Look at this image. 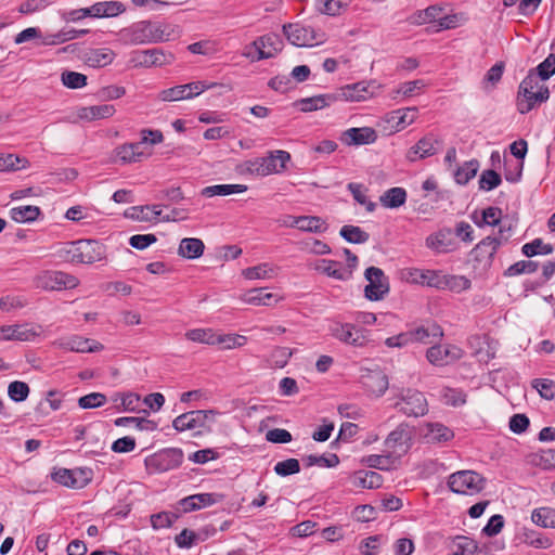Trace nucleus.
I'll use <instances>...</instances> for the list:
<instances>
[{
  "label": "nucleus",
  "instance_id": "obj_1",
  "mask_svg": "<svg viewBox=\"0 0 555 555\" xmlns=\"http://www.w3.org/2000/svg\"><path fill=\"white\" fill-rule=\"evenodd\" d=\"M57 255L66 262L91 264L105 258V246L94 240H79L65 243Z\"/></svg>",
  "mask_w": 555,
  "mask_h": 555
},
{
  "label": "nucleus",
  "instance_id": "obj_2",
  "mask_svg": "<svg viewBox=\"0 0 555 555\" xmlns=\"http://www.w3.org/2000/svg\"><path fill=\"white\" fill-rule=\"evenodd\" d=\"M548 89L542 85L534 74L528 75L519 86L517 108L519 113L530 112L537 104L548 99Z\"/></svg>",
  "mask_w": 555,
  "mask_h": 555
},
{
  "label": "nucleus",
  "instance_id": "obj_3",
  "mask_svg": "<svg viewBox=\"0 0 555 555\" xmlns=\"http://www.w3.org/2000/svg\"><path fill=\"white\" fill-rule=\"evenodd\" d=\"M282 38L276 34L263 35L244 47L242 55L250 62L274 57L283 50Z\"/></svg>",
  "mask_w": 555,
  "mask_h": 555
},
{
  "label": "nucleus",
  "instance_id": "obj_4",
  "mask_svg": "<svg viewBox=\"0 0 555 555\" xmlns=\"http://www.w3.org/2000/svg\"><path fill=\"white\" fill-rule=\"evenodd\" d=\"M289 160L291 154L288 152L276 150L270 152L266 157H257L247 160L245 166L249 173L266 177L282 172Z\"/></svg>",
  "mask_w": 555,
  "mask_h": 555
},
{
  "label": "nucleus",
  "instance_id": "obj_5",
  "mask_svg": "<svg viewBox=\"0 0 555 555\" xmlns=\"http://www.w3.org/2000/svg\"><path fill=\"white\" fill-rule=\"evenodd\" d=\"M164 140L159 130L143 129L141 140L135 143H126L116 149V157L124 164L140 162L147 153L143 151L144 144H158Z\"/></svg>",
  "mask_w": 555,
  "mask_h": 555
},
{
  "label": "nucleus",
  "instance_id": "obj_6",
  "mask_svg": "<svg viewBox=\"0 0 555 555\" xmlns=\"http://www.w3.org/2000/svg\"><path fill=\"white\" fill-rule=\"evenodd\" d=\"M283 34L289 43L296 47H313L326 40V35L321 29L301 23L283 25Z\"/></svg>",
  "mask_w": 555,
  "mask_h": 555
},
{
  "label": "nucleus",
  "instance_id": "obj_7",
  "mask_svg": "<svg viewBox=\"0 0 555 555\" xmlns=\"http://www.w3.org/2000/svg\"><path fill=\"white\" fill-rule=\"evenodd\" d=\"M182 461L183 452L177 448H169L147 456L144 464L150 474H159L179 467Z\"/></svg>",
  "mask_w": 555,
  "mask_h": 555
},
{
  "label": "nucleus",
  "instance_id": "obj_8",
  "mask_svg": "<svg viewBox=\"0 0 555 555\" xmlns=\"http://www.w3.org/2000/svg\"><path fill=\"white\" fill-rule=\"evenodd\" d=\"M448 486L459 494L473 495L485 487V478L474 470H460L449 476Z\"/></svg>",
  "mask_w": 555,
  "mask_h": 555
},
{
  "label": "nucleus",
  "instance_id": "obj_9",
  "mask_svg": "<svg viewBox=\"0 0 555 555\" xmlns=\"http://www.w3.org/2000/svg\"><path fill=\"white\" fill-rule=\"evenodd\" d=\"M119 37L125 44L133 46L157 41L160 38L157 28L146 21L134 23L121 29Z\"/></svg>",
  "mask_w": 555,
  "mask_h": 555
},
{
  "label": "nucleus",
  "instance_id": "obj_10",
  "mask_svg": "<svg viewBox=\"0 0 555 555\" xmlns=\"http://www.w3.org/2000/svg\"><path fill=\"white\" fill-rule=\"evenodd\" d=\"M35 286L43 291L75 288L79 281L76 276L62 271H44L34 280Z\"/></svg>",
  "mask_w": 555,
  "mask_h": 555
},
{
  "label": "nucleus",
  "instance_id": "obj_11",
  "mask_svg": "<svg viewBox=\"0 0 555 555\" xmlns=\"http://www.w3.org/2000/svg\"><path fill=\"white\" fill-rule=\"evenodd\" d=\"M367 285L364 288L365 297L376 301L384 298L389 292V282L384 271L377 267H369L364 272Z\"/></svg>",
  "mask_w": 555,
  "mask_h": 555
},
{
  "label": "nucleus",
  "instance_id": "obj_12",
  "mask_svg": "<svg viewBox=\"0 0 555 555\" xmlns=\"http://www.w3.org/2000/svg\"><path fill=\"white\" fill-rule=\"evenodd\" d=\"M92 472L88 468H59L51 474V478L54 482L73 488L81 489L91 481Z\"/></svg>",
  "mask_w": 555,
  "mask_h": 555
},
{
  "label": "nucleus",
  "instance_id": "obj_13",
  "mask_svg": "<svg viewBox=\"0 0 555 555\" xmlns=\"http://www.w3.org/2000/svg\"><path fill=\"white\" fill-rule=\"evenodd\" d=\"M401 276L408 283L418 284L422 286L444 288L448 284L447 276L434 270L409 268L402 271Z\"/></svg>",
  "mask_w": 555,
  "mask_h": 555
},
{
  "label": "nucleus",
  "instance_id": "obj_14",
  "mask_svg": "<svg viewBox=\"0 0 555 555\" xmlns=\"http://www.w3.org/2000/svg\"><path fill=\"white\" fill-rule=\"evenodd\" d=\"M173 60L171 53H165L162 49L153 48L131 52L129 63L132 67H152L170 64Z\"/></svg>",
  "mask_w": 555,
  "mask_h": 555
},
{
  "label": "nucleus",
  "instance_id": "obj_15",
  "mask_svg": "<svg viewBox=\"0 0 555 555\" xmlns=\"http://www.w3.org/2000/svg\"><path fill=\"white\" fill-rule=\"evenodd\" d=\"M396 408L406 416H423L428 411L427 400L424 395L414 389H406L401 395L400 401L396 402Z\"/></svg>",
  "mask_w": 555,
  "mask_h": 555
},
{
  "label": "nucleus",
  "instance_id": "obj_16",
  "mask_svg": "<svg viewBox=\"0 0 555 555\" xmlns=\"http://www.w3.org/2000/svg\"><path fill=\"white\" fill-rule=\"evenodd\" d=\"M53 346L72 352H98L104 349L101 343L79 335L57 338L53 341Z\"/></svg>",
  "mask_w": 555,
  "mask_h": 555
},
{
  "label": "nucleus",
  "instance_id": "obj_17",
  "mask_svg": "<svg viewBox=\"0 0 555 555\" xmlns=\"http://www.w3.org/2000/svg\"><path fill=\"white\" fill-rule=\"evenodd\" d=\"M418 116L417 107H405L390 112L384 118L385 130L390 133L399 132L412 125Z\"/></svg>",
  "mask_w": 555,
  "mask_h": 555
},
{
  "label": "nucleus",
  "instance_id": "obj_18",
  "mask_svg": "<svg viewBox=\"0 0 555 555\" xmlns=\"http://www.w3.org/2000/svg\"><path fill=\"white\" fill-rule=\"evenodd\" d=\"M40 325L15 324L0 327V340L31 341L40 334Z\"/></svg>",
  "mask_w": 555,
  "mask_h": 555
},
{
  "label": "nucleus",
  "instance_id": "obj_19",
  "mask_svg": "<svg viewBox=\"0 0 555 555\" xmlns=\"http://www.w3.org/2000/svg\"><path fill=\"white\" fill-rule=\"evenodd\" d=\"M462 357V350L453 345H433L426 351V359L436 366L448 365Z\"/></svg>",
  "mask_w": 555,
  "mask_h": 555
},
{
  "label": "nucleus",
  "instance_id": "obj_20",
  "mask_svg": "<svg viewBox=\"0 0 555 555\" xmlns=\"http://www.w3.org/2000/svg\"><path fill=\"white\" fill-rule=\"evenodd\" d=\"M207 418V411L194 410L176 417L172 422V426L178 431L197 430L196 434H201L199 428L205 426Z\"/></svg>",
  "mask_w": 555,
  "mask_h": 555
},
{
  "label": "nucleus",
  "instance_id": "obj_21",
  "mask_svg": "<svg viewBox=\"0 0 555 555\" xmlns=\"http://www.w3.org/2000/svg\"><path fill=\"white\" fill-rule=\"evenodd\" d=\"M502 241L495 236H487L481 240L472 250L474 259L482 264L483 268L492 263L493 257L501 246Z\"/></svg>",
  "mask_w": 555,
  "mask_h": 555
},
{
  "label": "nucleus",
  "instance_id": "obj_22",
  "mask_svg": "<svg viewBox=\"0 0 555 555\" xmlns=\"http://www.w3.org/2000/svg\"><path fill=\"white\" fill-rule=\"evenodd\" d=\"M363 387L373 396L380 397L388 389V378L380 370H365L361 375Z\"/></svg>",
  "mask_w": 555,
  "mask_h": 555
},
{
  "label": "nucleus",
  "instance_id": "obj_23",
  "mask_svg": "<svg viewBox=\"0 0 555 555\" xmlns=\"http://www.w3.org/2000/svg\"><path fill=\"white\" fill-rule=\"evenodd\" d=\"M241 301L251 306L273 307L281 302L284 297L276 293H267L266 288H253L241 295Z\"/></svg>",
  "mask_w": 555,
  "mask_h": 555
},
{
  "label": "nucleus",
  "instance_id": "obj_24",
  "mask_svg": "<svg viewBox=\"0 0 555 555\" xmlns=\"http://www.w3.org/2000/svg\"><path fill=\"white\" fill-rule=\"evenodd\" d=\"M332 335L338 340L353 346H362L365 341L364 331L350 323H335L331 327Z\"/></svg>",
  "mask_w": 555,
  "mask_h": 555
},
{
  "label": "nucleus",
  "instance_id": "obj_25",
  "mask_svg": "<svg viewBox=\"0 0 555 555\" xmlns=\"http://www.w3.org/2000/svg\"><path fill=\"white\" fill-rule=\"evenodd\" d=\"M439 141L434 134H427L422 138L415 145L410 147L406 153V158L410 162H417L438 152Z\"/></svg>",
  "mask_w": 555,
  "mask_h": 555
},
{
  "label": "nucleus",
  "instance_id": "obj_26",
  "mask_svg": "<svg viewBox=\"0 0 555 555\" xmlns=\"http://www.w3.org/2000/svg\"><path fill=\"white\" fill-rule=\"evenodd\" d=\"M311 267L319 273L338 281H348L351 279L350 269H344V266L332 259H319L311 263Z\"/></svg>",
  "mask_w": 555,
  "mask_h": 555
},
{
  "label": "nucleus",
  "instance_id": "obj_27",
  "mask_svg": "<svg viewBox=\"0 0 555 555\" xmlns=\"http://www.w3.org/2000/svg\"><path fill=\"white\" fill-rule=\"evenodd\" d=\"M337 100L348 101V102H362L373 96V91L369 83L361 81L352 85H347L339 89L337 93H335Z\"/></svg>",
  "mask_w": 555,
  "mask_h": 555
},
{
  "label": "nucleus",
  "instance_id": "obj_28",
  "mask_svg": "<svg viewBox=\"0 0 555 555\" xmlns=\"http://www.w3.org/2000/svg\"><path fill=\"white\" fill-rule=\"evenodd\" d=\"M377 134L373 128H350L341 133L340 140L346 145H366L376 141Z\"/></svg>",
  "mask_w": 555,
  "mask_h": 555
},
{
  "label": "nucleus",
  "instance_id": "obj_29",
  "mask_svg": "<svg viewBox=\"0 0 555 555\" xmlns=\"http://www.w3.org/2000/svg\"><path fill=\"white\" fill-rule=\"evenodd\" d=\"M280 268L271 262H261L243 269L241 274L247 281H267L278 276Z\"/></svg>",
  "mask_w": 555,
  "mask_h": 555
},
{
  "label": "nucleus",
  "instance_id": "obj_30",
  "mask_svg": "<svg viewBox=\"0 0 555 555\" xmlns=\"http://www.w3.org/2000/svg\"><path fill=\"white\" fill-rule=\"evenodd\" d=\"M412 344L414 343H421V344H435L436 341L440 340L443 336V331L440 327V325L436 323H430L427 325H422L420 327H416L414 330L410 331Z\"/></svg>",
  "mask_w": 555,
  "mask_h": 555
},
{
  "label": "nucleus",
  "instance_id": "obj_31",
  "mask_svg": "<svg viewBox=\"0 0 555 555\" xmlns=\"http://www.w3.org/2000/svg\"><path fill=\"white\" fill-rule=\"evenodd\" d=\"M424 438L431 443H441L454 437L452 429L441 423H427L423 429Z\"/></svg>",
  "mask_w": 555,
  "mask_h": 555
},
{
  "label": "nucleus",
  "instance_id": "obj_32",
  "mask_svg": "<svg viewBox=\"0 0 555 555\" xmlns=\"http://www.w3.org/2000/svg\"><path fill=\"white\" fill-rule=\"evenodd\" d=\"M115 106L112 104H101L93 106H83L78 108L77 116L87 121L108 118L115 114Z\"/></svg>",
  "mask_w": 555,
  "mask_h": 555
},
{
  "label": "nucleus",
  "instance_id": "obj_33",
  "mask_svg": "<svg viewBox=\"0 0 555 555\" xmlns=\"http://www.w3.org/2000/svg\"><path fill=\"white\" fill-rule=\"evenodd\" d=\"M208 504V493H199L189 495L179 500L175 505L173 509L179 514L190 513L193 511L201 509Z\"/></svg>",
  "mask_w": 555,
  "mask_h": 555
},
{
  "label": "nucleus",
  "instance_id": "obj_34",
  "mask_svg": "<svg viewBox=\"0 0 555 555\" xmlns=\"http://www.w3.org/2000/svg\"><path fill=\"white\" fill-rule=\"evenodd\" d=\"M205 250V244L202 240L195 237H185L181 240L178 254L186 259L199 258Z\"/></svg>",
  "mask_w": 555,
  "mask_h": 555
},
{
  "label": "nucleus",
  "instance_id": "obj_35",
  "mask_svg": "<svg viewBox=\"0 0 555 555\" xmlns=\"http://www.w3.org/2000/svg\"><path fill=\"white\" fill-rule=\"evenodd\" d=\"M114 59L115 53L108 48L91 49L85 55L86 63L92 67H104L109 65Z\"/></svg>",
  "mask_w": 555,
  "mask_h": 555
},
{
  "label": "nucleus",
  "instance_id": "obj_36",
  "mask_svg": "<svg viewBox=\"0 0 555 555\" xmlns=\"http://www.w3.org/2000/svg\"><path fill=\"white\" fill-rule=\"evenodd\" d=\"M530 465L542 469H555V449H541L532 452L527 457Z\"/></svg>",
  "mask_w": 555,
  "mask_h": 555
},
{
  "label": "nucleus",
  "instance_id": "obj_37",
  "mask_svg": "<svg viewBox=\"0 0 555 555\" xmlns=\"http://www.w3.org/2000/svg\"><path fill=\"white\" fill-rule=\"evenodd\" d=\"M406 196V191L403 188L393 186L388 189L380 195L379 202L383 207L395 209L404 205Z\"/></svg>",
  "mask_w": 555,
  "mask_h": 555
},
{
  "label": "nucleus",
  "instance_id": "obj_38",
  "mask_svg": "<svg viewBox=\"0 0 555 555\" xmlns=\"http://www.w3.org/2000/svg\"><path fill=\"white\" fill-rule=\"evenodd\" d=\"M247 338L237 334L210 335V345H217L221 350L243 347Z\"/></svg>",
  "mask_w": 555,
  "mask_h": 555
},
{
  "label": "nucleus",
  "instance_id": "obj_39",
  "mask_svg": "<svg viewBox=\"0 0 555 555\" xmlns=\"http://www.w3.org/2000/svg\"><path fill=\"white\" fill-rule=\"evenodd\" d=\"M337 101L335 94H321L299 101L298 105L301 112H313L330 106Z\"/></svg>",
  "mask_w": 555,
  "mask_h": 555
},
{
  "label": "nucleus",
  "instance_id": "obj_40",
  "mask_svg": "<svg viewBox=\"0 0 555 555\" xmlns=\"http://www.w3.org/2000/svg\"><path fill=\"white\" fill-rule=\"evenodd\" d=\"M40 214V208L34 205L17 206L10 209V217L18 223L33 222Z\"/></svg>",
  "mask_w": 555,
  "mask_h": 555
},
{
  "label": "nucleus",
  "instance_id": "obj_41",
  "mask_svg": "<svg viewBox=\"0 0 555 555\" xmlns=\"http://www.w3.org/2000/svg\"><path fill=\"white\" fill-rule=\"evenodd\" d=\"M451 232L450 231H439L437 233L430 234L426 238V246L437 253H448L451 250Z\"/></svg>",
  "mask_w": 555,
  "mask_h": 555
},
{
  "label": "nucleus",
  "instance_id": "obj_42",
  "mask_svg": "<svg viewBox=\"0 0 555 555\" xmlns=\"http://www.w3.org/2000/svg\"><path fill=\"white\" fill-rule=\"evenodd\" d=\"M383 483V477L372 470H360L353 477V485L364 489H376Z\"/></svg>",
  "mask_w": 555,
  "mask_h": 555
},
{
  "label": "nucleus",
  "instance_id": "obj_43",
  "mask_svg": "<svg viewBox=\"0 0 555 555\" xmlns=\"http://www.w3.org/2000/svg\"><path fill=\"white\" fill-rule=\"evenodd\" d=\"M481 550L477 542L468 537H456L453 540V554L451 555H480Z\"/></svg>",
  "mask_w": 555,
  "mask_h": 555
},
{
  "label": "nucleus",
  "instance_id": "obj_44",
  "mask_svg": "<svg viewBox=\"0 0 555 555\" xmlns=\"http://www.w3.org/2000/svg\"><path fill=\"white\" fill-rule=\"evenodd\" d=\"M443 9L439 5H430L425 10L418 11L411 16V23L423 25L436 22L438 24Z\"/></svg>",
  "mask_w": 555,
  "mask_h": 555
},
{
  "label": "nucleus",
  "instance_id": "obj_45",
  "mask_svg": "<svg viewBox=\"0 0 555 555\" xmlns=\"http://www.w3.org/2000/svg\"><path fill=\"white\" fill-rule=\"evenodd\" d=\"M298 230L310 233H323L327 230V224L318 216H299Z\"/></svg>",
  "mask_w": 555,
  "mask_h": 555
},
{
  "label": "nucleus",
  "instance_id": "obj_46",
  "mask_svg": "<svg viewBox=\"0 0 555 555\" xmlns=\"http://www.w3.org/2000/svg\"><path fill=\"white\" fill-rule=\"evenodd\" d=\"M520 541L535 548H548L552 545L551 539H548L547 537H543L542 534L538 533L534 530L526 528L520 534Z\"/></svg>",
  "mask_w": 555,
  "mask_h": 555
},
{
  "label": "nucleus",
  "instance_id": "obj_47",
  "mask_svg": "<svg viewBox=\"0 0 555 555\" xmlns=\"http://www.w3.org/2000/svg\"><path fill=\"white\" fill-rule=\"evenodd\" d=\"M350 3L351 0H317L318 10L331 16L340 14Z\"/></svg>",
  "mask_w": 555,
  "mask_h": 555
},
{
  "label": "nucleus",
  "instance_id": "obj_48",
  "mask_svg": "<svg viewBox=\"0 0 555 555\" xmlns=\"http://www.w3.org/2000/svg\"><path fill=\"white\" fill-rule=\"evenodd\" d=\"M479 169V163L476 159L465 162L461 167L454 171V179L459 184H466L472 180Z\"/></svg>",
  "mask_w": 555,
  "mask_h": 555
},
{
  "label": "nucleus",
  "instance_id": "obj_49",
  "mask_svg": "<svg viewBox=\"0 0 555 555\" xmlns=\"http://www.w3.org/2000/svg\"><path fill=\"white\" fill-rule=\"evenodd\" d=\"M531 520L542 528H555V511L547 507L535 508L531 514Z\"/></svg>",
  "mask_w": 555,
  "mask_h": 555
},
{
  "label": "nucleus",
  "instance_id": "obj_50",
  "mask_svg": "<svg viewBox=\"0 0 555 555\" xmlns=\"http://www.w3.org/2000/svg\"><path fill=\"white\" fill-rule=\"evenodd\" d=\"M339 234L344 240L352 244H363L370 238L369 233L356 225H344Z\"/></svg>",
  "mask_w": 555,
  "mask_h": 555
},
{
  "label": "nucleus",
  "instance_id": "obj_51",
  "mask_svg": "<svg viewBox=\"0 0 555 555\" xmlns=\"http://www.w3.org/2000/svg\"><path fill=\"white\" fill-rule=\"evenodd\" d=\"M116 426H129L134 425L135 428L140 430H155L157 425L155 422L142 418V417H135V416H125V417H118L115 420Z\"/></svg>",
  "mask_w": 555,
  "mask_h": 555
},
{
  "label": "nucleus",
  "instance_id": "obj_52",
  "mask_svg": "<svg viewBox=\"0 0 555 555\" xmlns=\"http://www.w3.org/2000/svg\"><path fill=\"white\" fill-rule=\"evenodd\" d=\"M502 218V210L498 207H488L482 210L481 220H474L477 227L482 228L483 225L495 227L500 224Z\"/></svg>",
  "mask_w": 555,
  "mask_h": 555
},
{
  "label": "nucleus",
  "instance_id": "obj_53",
  "mask_svg": "<svg viewBox=\"0 0 555 555\" xmlns=\"http://www.w3.org/2000/svg\"><path fill=\"white\" fill-rule=\"evenodd\" d=\"M307 467L320 466V467H335L339 463V459L336 454L330 456L324 455H307L302 459Z\"/></svg>",
  "mask_w": 555,
  "mask_h": 555
},
{
  "label": "nucleus",
  "instance_id": "obj_54",
  "mask_svg": "<svg viewBox=\"0 0 555 555\" xmlns=\"http://www.w3.org/2000/svg\"><path fill=\"white\" fill-rule=\"evenodd\" d=\"M179 514L172 512H160L151 516V524L154 529H164L170 527L177 519Z\"/></svg>",
  "mask_w": 555,
  "mask_h": 555
},
{
  "label": "nucleus",
  "instance_id": "obj_55",
  "mask_svg": "<svg viewBox=\"0 0 555 555\" xmlns=\"http://www.w3.org/2000/svg\"><path fill=\"white\" fill-rule=\"evenodd\" d=\"M521 250L527 257H533L539 254L548 255L553 251V247L550 244H544L541 238H535L532 242L525 244Z\"/></svg>",
  "mask_w": 555,
  "mask_h": 555
},
{
  "label": "nucleus",
  "instance_id": "obj_56",
  "mask_svg": "<svg viewBox=\"0 0 555 555\" xmlns=\"http://www.w3.org/2000/svg\"><path fill=\"white\" fill-rule=\"evenodd\" d=\"M348 190L351 192L354 201H357L360 205L364 206L369 212H373L375 210L376 204L369 201L365 191L361 184L349 183Z\"/></svg>",
  "mask_w": 555,
  "mask_h": 555
},
{
  "label": "nucleus",
  "instance_id": "obj_57",
  "mask_svg": "<svg viewBox=\"0 0 555 555\" xmlns=\"http://www.w3.org/2000/svg\"><path fill=\"white\" fill-rule=\"evenodd\" d=\"M107 399L106 396L102 392H91L86 396H82L78 399L79 408L87 409H95L104 405Z\"/></svg>",
  "mask_w": 555,
  "mask_h": 555
},
{
  "label": "nucleus",
  "instance_id": "obj_58",
  "mask_svg": "<svg viewBox=\"0 0 555 555\" xmlns=\"http://www.w3.org/2000/svg\"><path fill=\"white\" fill-rule=\"evenodd\" d=\"M440 397H441V400L443 401V403L453 405V406L461 405L466 402V396L460 389L444 387L441 390Z\"/></svg>",
  "mask_w": 555,
  "mask_h": 555
},
{
  "label": "nucleus",
  "instance_id": "obj_59",
  "mask_svg": "<svg viewBox=\"0 0 555 555\" xmlns=\"http://www.w3.org/2000/svg\"><path fill=\"white\" fill-rule=\"evenodd\" d=\"M8 395L15 402L25 401L29 395V386L24 382H12L8 387Z\"/></svg>",
  "mask_w": 555,
  "mask_h": 555
},
{
  "label": "nucleus",
  "instance_id": "obj_60",
  "mask_svg": "<svg viewBox=\"0 0 555 555\" xmlns=\"http://www.w3.org/2000/svg\"><path fill=\"white\" fill-rule=\"evenodd\" d=\"M274 472L276 475L286 477L300 472V464L297 459H287L285 461L278 462L274 465Z\"/></svg>",
  "mask_w": 555,
  "mask_h": 555
},
{
  "label": "nucleus",
  "instance_id": "obj_61",
  "mask_svg": "<svg viewBox=\"0 0 555 555\" xmlns=\"http://www.w3.org/2000/svg\"><path fill=\"white\" fill-rule=\"evenodd\" d=\"M61 80L64 86L70 89H79L87 85V76L77 72H64Z\"/></svg>",
  "mask_w": 555,
  "mask_h": 555
},
{
  "label": "nucleus",
  "instance_id": "obj_62",
  "mask_svg": "<svg viewBox=\"0 0 555 555\" xmlns=\"http://www.w3.org/2000/svg\"><path fill=\"white\" fill-rule=\"evenodd\" d=\"M150 210H151L150 205L132 206L125 210L124 216L131 220L150 222V221H152V218L150 216Z\"/></svg>",
  "mask_w": 555,
  "mask_h": 555
},
{
  "label": "nucleus",
  "instance_id": "obj_63",
  "mask_svg": "<svg viewBox=\"0 0 555 555\" xmlns=\"http://www.w3.org/2000/svg\"><path fill=\"white\" fill-rule=\"evenodd\" d=\"M501 177L494 170H485L479 179V188L483 191H491L501 184Z\"/></svg>",
  "mask_w": 555,
  "mask_h": 555
},
{
  "label": "nucleus",
  "instance_id": "obj_64",
  "mask_svg": "<svg viewBox=\"0 0 555 555\" xmlns=\"http://www.w3.org/2000/svg\"><path fill=\"white\" fill-rule=\"evenodd\" d=\"M532 387L535 388L541 397L551 400L555 397V383L546 378H538L532 382Z\"/></svg>",
  "mask_w": 555,
  "mask_h": 555
}]
</instances>
